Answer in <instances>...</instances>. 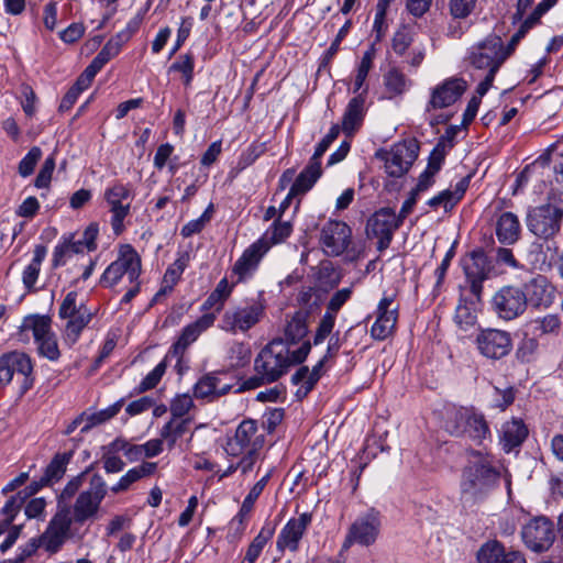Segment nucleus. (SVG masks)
I'll return each mask as SVG.
<instances>
[{"label":"nucleus","mask_w":563,"mask_h":563,"mask_svg":"<svg viewBox=\"0 0 563 563\" xmlns=\"http://www.w3.org/2000/svg\"><path fill=\"white\" fill-rule=\"evenodd\" d=\"M195 407L192 397L189 394L176 395L169 405L172 418L186 419L185 416Z\"/></svg>","instance_id":"nucleus-54"},{"label":"nucleus","mask_w":563,"mask_h":563,"mask_svg":"<svg viewBox=\"0 0 563 563\" xmlns=\"http://www.w3.org/2000/svg\"><path fill=\"white\" fill-rule=\"evenodd\" d=\"M475 345L481 355L489 360H500L507 356L512 349L509 332L498 329H482L476 338Z\"/></svg>","instance_id":"nucleus-14"},{"label":"nucleus","mask_w":563,"mask_h":563,"mask_svg":"<svg viewBox=\"0 0 563 563\" xmlns=\"http://www.w3.org/2000/svg\"><path fill=\"white\" fill-rule=\"evenodd\" d=\"M41 157L42 150L38 146H33L19 163L18 170L20 176L25 178L32 175Z\"/></svg>","instance_id":"nucleus-58"},{"label":"nucleus","mask_w":563,"mask_h":563,"mask_svg":"<svg viewBox=\"0 0 563 563\" xmlns=\"http://www.w3.org/2000/svg\"><path fill=\"white\" fill-rule=\"evenodd\" d=\"M352 22L347 20L342 27L339 30L338 34L335 35L333 42L331 43L330 47L323 53L320 64H319V70L322 68H325L330 65L334 56L338 54L340 49V45L342 41L347 35L350 29H351Z\"/></svg>","instance_id":"nucleus-52"},{"label":"nucleus","mask_w":563,"mask_h":563,"mask_svg":"<svg viewBox=\"0 0 563 563\" xmlns=\"http://www.w3.org/2000/svg\"><path fill=\"white\" fill-rule=\"evenodd\" d=\"M497 240L504 245L517 243L521 234V224L517 214L505 211L498 216L495 224Z\"/></svg>","instance_id":"nucleus-29"},{"label":"nucleus","mask_w":563,"mask_h":563,"mask_svg":"<svg viewBox=\"0 0 563 563\" xmlns=\"http://www.w3.org/2000/svg\"><path fill=\"white\" fill-rule=\"evenodd\" d=\"M221 372H209L202 375L192 387L194 396L197 399L213 402L220 397L229 394L232 384H221Z\"/></svg>","instance_id":"nucleus-26"},{"label":"nucleus","mask_w":563,"mask_h":563,"mask_svg":"<svg viewBox=\"0 0 563 563\" xmlns=\"http://www.w3.org/2000/svg\"><path fill=\"white\" fill-rule=\"evenodd\" d=\"M366 93L367 87L353 97L344 110L341 128L346 136H352L363 124L366 113Z\"/></svg>","instance_id":"nucleus-28"},{"label":"nucleus","mask_w":563,"mask_h":563,"mask_svg":"<svg viewBox=\"0 0 563 563\" xmlns=\"http://www.w3.org/2000/svg\"><path fill=\"white\" fill-rule=\"evenodd\" d=\"M312 522V514L311 512H302L296 518H290L287 523L280 530L277 540L276 548L279 552H284L285 550H289L291 552H297L299 549V543L302 537L305 536L308 527Z\"/></svg>","instance_id":"nucleus-22"},{"label":"nucleus","mask_w":563,"mask_h":563,"mask_svg":"<svg viewBox=\"0 0 563 563\" xmlns=\"http://www.w3.org/2000/svg\"><path fill=\"white\" fill-rule=\"evenodd\" d=\"M463 268L470 283L471 292L479 298L483 290V282L488 277L492 268L486 253L482 249L474 250L464 260Z\"/></svg>","instance_id":"nucleus-23"},{"label":"nucleus","mask_w":563,"mask_h":563,"mask_svg":"<svg viewBox=\"0 0 563 563\" xmlns=\"http://www.w3.org/2000/svg\"><path fill=\"white\" fill-rule=\"evenodd\" d=\"M412 42L413 33L411 27L409 25L401 24L394 33L391 47L397 55L402 56L412 44Z\"/></svg>","instance_id":"nucleus-53"},{"label":"nucleus","mask_w":563,"mask_h":563,"mask_svg":"<svg viewBox=\"0 0 563 563\" xmlns=\"http://www.w3.org/2000/svg\"><path fill=\"white\" fill-rule=\"evenodd\" d=\"M189 423L190 419L170 418V420L162 427L159 435L162 440L167 443L169 450H172L177 440L187 432Z\"/></svg>","instance_id":"nucleus-40"},{"label":"nucleus","mask_w":563,"mask_h":563,"mask_svg":"<svg viewBox=\"0 0 563 563\" xmlns=\"http://www.w3.org/2000/svg\"><path fill=\"white\" fill-rule=\"evenodd\" d=\"M538 351L539 341L536 338L525 336L516 350V357L521 363H530L536 360Z\"/></svg>","instance_id":"nucleus-55"},{"label":"nucleus","mask_w":563,"mask_h":563,"mask_svg":"<svg viewBox=\"0 0 563 563\" xmlns=\"http://www.w3.org/2000/svg\"><path fill=\"white\" fill-rule=\"evenodd\" d=\"M525 544L534 552L548 550L555 539L553 523L547 517L530 520L521 531Z\"/></svg>","instance_id":"nucleus-19"},{"label":"nucleus","mask_w":563,"mask_h":563,"mask_svg":"<svg viewBox=\"0 0 563 563\" xmlns=\"http://www.w3.org/2000/svg\"><path fill=\"white\" fill-rule=\"evenodd\" d=\"M87 474L88 470L81 472L67 482L57 497V510L62 509L60 505L70 506V499L80 493L79 489L81 488Z\"/></svg>","instance_id":"nucleus-47"},{"label":"nucleus","mask_w":563,"mask_h":563,"mask_svg":"<svg viewBox=\"0 0 563 563\" xmlns=\"http://www.w3.org/2000/svg\"><path fill=\"white\" fill-rule=\"evenodd\" d=\"M467 82L461 77L443 80L431 90L427 110L443 109L454 104L466 91Z\"/></svg>","instance_id":"nucleus-21"},{"label":"nucleus","mask_w":563,"mask_h":563,"mask_svg":"<svg viewBox=\"0 0 563 563\" xmlns=\"http://www.w3.org/2000/svg\"><path fill=\"white\" fill-rule=\"evenodd\" d=\"M377 157L385 162V170L390 177H401L418 157V146L397 143L389 151L378 152Z\"/></svg>","instance_id":"nucleus-17"},{"label":"nucleus","mask_w":563,"mask_h":563,"mask_svg":"<svg viewBox=\"0 0 563 563\" xmlns=\"http://www.w3.org/2000/svg\"><path fill=\"white\" fill-rule=\"evenodd\" d=\"M477 0H450L449 11L454 19H466L472 14Z\"/></svg>","instance_id":"nucleus-63"},{"label":"nucleus","mask_w":563,"mask_h":563,"mask_svg":"<svg viewBox=\"0 0 563 563\" xmlns=\"http://www.w3.org/2000/svg\"><path fill=\"white\" fill-rule=\"evenodd\" d=\"M14 376L18 395L23 397L35 383L34 365L29 354L11 351L0 356V388L9 385Z\"/></svg>","instance_id":"nucleus-7"},{"label":"nucleus","mask_w":563,"mask_h":563,"mask_svg":"<svg viewBox=\"0 0 563 563\" xmlns=\"http://www.w3.org/2000/svg\"><path fill=\"white\" fill-rule=\"evenodd\" d=\"M216 321V313H203L195 322L187 324L181 333L190 341L195 342L199 335L209 329Z\"/></svg>","instance_id":"nucleus-51"},{"label":"nucleus","mask_w":563,"mask_h":563,"mask_svg":"<svg viewBox=\"0 0 563 563\" xmlns=\"http://www.w3.org/2000/svg\"><path fill=\"white\" fill-rule=\"evenodd\" d=\"M73 457V452L57 453L46 466L43 476L49 484L58 482L65 474L67 464Z\"/></svg>","instance_id":"nucleus-41"},{"label":"nucleus","mask_w":563,"mask_h":563,"mask_svg":"<svg viewBox=\"0 0 563 563\" xmlns=\"http://www.w3.org/2000/svg\"><path fill=\"white\" fill-rule=\"evenodd\" d=\"M505 548L497 540H490L481 545L476 559L478 563H499Z\"/></svg>","instance_id":"nucleus-49"},{"label":"nucleus","mask_w":563,"mask_h":563,"mask_svg":"<svg viewBox=\"0 0 563 563\" xmlns=\"http://www.w3.org/2000/svg\"><path fill=\"white\" fill-rule=\"evenodd\" d=\"M266 314V301L263 292L255 298H247L240 305L224 311L219 328L225 332L236 334L246 333L258 324Z\"/></svg>","instance_id":"nucleus-6"},{"label":"nucleus","mask_w":563,"mask_h":563,"mask_svg":"<svg viewBox=\"0 0 563 563\" xmlns=\"http://www.w3.org/2000/svg\"><path fill=\"white\" fill-rule=\"evenodd\" d=\"M401 224L393 209L382 208L368 219L366 233L368 236L377 238V250L384 251L389 246L394 232Z\"/></svg>","instance_id":"nucleus-16"},{"label":"nucleus","mask_w":563,"mask_h":563,"mask_svg":"<svg viewBox=\"0 0 563 563\" xmlns=\"http://www.w3.org/2000/svg\"><path fill=\"white\" fill-rule=\"evenodd\" d=\"M352 296V288H342L335 291L330 298L324 314L322 316L316 334L313 336V343L316 345L322 343L327 336H329L334 328L336 314L340 309L347 302Z\"/></svg>","instance_id":"nucleus-24"},{"label":"nucleus","mask_w":563,"mask_h":563,"mask_svg":"<svg viewBox=\"0 0 563 563\" xmlns=\"http://www.w3.org/2000/svg\"><path fill=\"white\" fill-rule=\"evenodd\" d=\"M308 334L307 316L302 311H297L287 322L285 328V343L296 344Z\"/></svg>","instance_id":"nucleus-37"},{"label":"nucleus","mask_w":563,"mask_h":563,"mask_svg":"<svg viewBox=\"0 0 563 563\" xmlns=\"http://www.w3.org/2000/svg\"><path fill=\"white\" fill-rule=\"evenodd\" d=\"M467 58L475 69L486 71L484 79L476 88V93L485 96L493 86L497 71L507 59L501 38L495 34L488 35L470 48Z\"/></svg>","instance_id":"nucleus-4"},{"label":"nucleus","mask_w":563,"mask_h":563,"mask_svg":"<svg viewBox=\"0 0 563 563\" xmlns=\"http://www.w3.org/2000/svg\"><path fill=\"white\" fill-rule=\"evenodd\" d=\"M269 247L267 241L260 239L244 250L232 267V274L238 277L236 284L243 283L254 275Z\"/></svg>","instance_id":"nucleus-20"},{"label":"nucleus","mask_w":563,"mask_h":563,"mask_svg":"<svg viewBox=\"0 0 563 563\" xmlns=\"http://www.w3.org/2000/svg\"><path fill=\"white\" fill-rule=\"evenodd\" d=\"M74 234H64L58 244L54 247L52 257V266L54 268L64 266L73 254L82 253L84 246L80 241L74 240Z\"/></svg>","instance_id":"nucleus-31"},{"label":"nucleus","mask_w":563,"mask_h":563,"mask_svg":"<svg viewBox=\"0 0 563 563\" xmlns=\"http://www.w3.org/2000/svg\"><path fill=\"white\" fill-rule=\"evenodd\" d=\"M251 347L244 342H233L228 350L227 358L231 368H241L251 361Z\"/></svg>","instance_id":"nucleus-43"},{"label":"nucleus","mask_w":563,"mask_h":563,"mask_svg":"<svg viewBox=\"0 0 563 563\" xmlns=\"http://www.w3.org/2000/svg\"><path fill=\"white\" fill-rule=\"evenodd\" d=\"M263 445L264 435L258 433L257 422L244 419L236 427L234 435L228 439L224 450L228 455L238 457L247 450L260 451Z\"/></svg>","instance_id":"nucleus-13"},{"label":"nucleus","mask_w":563,"mask_h":563,"mask_svg":"<svg viewBox=\"0 0 563 563\" xmlns=\"http://www.w3.org/2000/svg\"><path fill=\"white\" fill-rule=\"evenodd\" d=\"M157 464L155 462H143L142 464L129 470L119 482L111 487L114 494L125 492L135 482L151 476L155 473Z\"/></svg>","instance_id":"nucleus-33"},{"label":"nucleus","mask_w":563,"mask_h":563,"mask_svg":"<svg viewBox=\"0 0 563 563\" xmlns=\"http://www.w3.org/2000/svg\"><path fill=\"white\" fill-rule=\"evenodd\" d=\"M20 103L27 118H33L35 115L37 97L31 86L25 84L21 86Z\"/></svg>","instance_id":"nucleus-62"},{"label":"nucleus","mask_w":563,"mask_h":563,"mask_svg":"<svg viewBox=\"0 0 563 563\" xmlns=\"http://www.w3.org/2000/svg\"><path fill=\"white\" fill-rule=\"evenodd\" d=\"M380 515L375 509H369L358 516L349 527L342 544V551L349 550L353 544L369 547L376 542L380 533Z\"/></svg>","instance_id":"nucleus-11"},{"label":"nucleus","mask_w":563,"mask_h":563,"mask_svg":"<svg viewBox=\"0 0 563 563\" xmlns=\"http://www.w3.org/2000/svg\"><path fill=\"white\" fill-rule=\"evenodd\" d=\"M47 254V247L43 244H37L34 247L33 258L31 263L24 268L22 280L27 289H32L38 278L41 265Z\"/></svg>","instance_id":"nucleus-39"},{"label":"nucleus","mask_w":563,"mask_h":563,"mask_svg":"<svg viewBox=\"0 0 563 563\" xmlns=\"http://www.w3.org/2000/svg\"><path fill=\"white\" fill-rule=\"evenodd\" d=\"M292 232V225L289 221L276 220L267 230L265 238L271 240V244H277L285 241Z\"/></svg>","instance_id":"nucleus-57"},{"label":"nucleus","mask_w":563,"mask_h":563,"mask_svg":"<svg viewBox=\"0 0 563 563\" xmlns=\"http://www.w3.org/2000/svg\"><path fill=\"white\" fill-rule=\"evenodd\" d=\"M235 285V282L230 285L227 277L222 278L202 303L201 310L208 311L214 308L217 312L221 311Z\"/></svg>","instance_id":"nucleus-35"},{"label":"nucleus","mask_w":563,"mask_h":563,"mask_svg":"<svg viewBox=\"0 0 563 563\" xmlns=\"http://www.w3.org/2000/svg\"><path fill=\"white\" fill-rule=\"evenodd\" d=\"M107 492L106 481L96 473L91 475L89 486L77 495L73 505H60L62 509L56 511L46 528V539H49L51 548L66 541L73 523L82 526L97 519Z\"/></svg>","instance_id":"nucleus-1"},{"label":"nucleus","mask_w":563,"mask_h":563,"mask_svg":"<svg viewBox=\"0 0 563 563\" xmlns=\"http://www.w3.org/2000/svg\"><path fill=\"white\" fill-rule=\"evenodd\" d=\"M515 400V389L514 387L507 388H498L494 387V393L492 396V407L500 410H506Z\"/></svg>","instance_id":"nucleus-61"},{"label":"nucleus","mask_w":563,"mask_h":563,"mask_svg":"<svg viewBox=\"0 0 563 563\" xmlns=\"http://www.w3.org/2000/svg\"><path fill=\"white\" fill-rule=\"evenodd\" d=\"M470 419L465 422V434L471 439L482 442L488 435H490V430L488 423L484 417V415L477 411L474 407H470Z\"/></svg>","instance_id":"nucleus-38"},{"label":"nucleus","mask_w":563,"mask_h":563,"mask_svg":"<svg viewBox=\"0 0 563 563\" xmlns=\"http://www.w3.org/2000/svg\"><path fill=\"white\" fill-rule=\"evenodd\" d=\"M190 261L188 252L178 253L177 258L170 264L163 277V283H167V288H174L175 285L180 280L181 275Z\"/></svg>","instance_id":"nucleus-42"},{"label":"nucleus","mask_w":563,"mask_h":563,"mask_svg":"<svg viewBox=\"0 0 563 563\" xmlns=\"http://www.w3.org/2000/svg\"><path fill=\"white\" fill-rule=\"evenodd\" d=\"M528 435V429L522 420L512 419L503 424L500 431V444L507 453L520 446Z\"/></svg>","instance_id":"nucleus-30"},{"label":"nucleus","mask_w":563,"mask_h":563,"mask_svg":"<svg viewBox=\"0 0 563 563\" xmlns=\"http://www.w3.org/2000/svg\"><path fill=\"white\" fill-rule=\"evenodd\" d=\"M375 58V48L371 46L366 52H364L361 63L356 70V76L353 82V93H360V90L363 89L365 80L368 76V73L373 66V60Z\"/></svg>","instance_id":"nucleus-45"},{"label":"nucleus","mask_w":563,"mask_h":563,"mask_svg":"<svg viewBox=\"0 0 563 563\" xmlns=\"http://www.w3.org/2000/svg\"><path fill=\"white\" fill-rule=\"evenodd\" d=\"M328 360V355H324L313 367L312 369L310 371V376H309V380H305V384H302L298 390H297V396L298 397H306L312 389L313 387L316 386V384L318 383V380L321 378L322 376V368H323V365L324 363L327 362Z\"/></svg>","instance_id":"nucleus-60"},{"label":"nucleus","mask_w":563,"mask_h":563,"mask_svg":"<svg viewBox=\"0 0 563 563\" xmlns=\"http://www.w3.org/2000/svg\"><path fill=\"white\" fill-rule=\"evenodd\" d=\"M44 547L48 552L55 553L59 550L63 544H58L56 548H51L49 539H46V531L38 538H32L27 543L19 548V552L16 556L20 559L22 563L25 562L26 559L32 556L40 547Z\"/></svg>","instance_id":"nucleus-46"},{"label":"nucleus","mask_w":563,"mask_h":563,"mask_svg":"<svg viewBox=\"0 0 563 563\" xmlns=\"http://www.w3.org/2000/svg\"><path fill=\"white\" fill-rule=\"evenodd\" d=\"M167 365L165 361L159 362L137 385L135 393L142 394L155 388L166 372Z\"/></svg>","instance_id":"nucleus-56"},{"label":"nucleus","mask_w":563,"mask_h":563,"mask_svg":"<svg viewBox=\"0 0 563 563\" xmlns=\"http://www.w3.org/2000/svg\"><path fill=\"white\" fill-rule=\"evenodd\" d=\"M124 402H125V399L121 398V399L117 400L114 404H112L111 406H109L104 409H101L99 411H96L92 413L85 412L86 423L80 430L81 433H86V432L90 431L92 428L103 424V423L108 422L109 420H111L112 418H114L122 409Z\"/></svg>","instance_id":"nucleus-36"},{"label":"nucleus","mask_w":563,"mask_h":563,"mask_svg":"<svg viewBox=\"0 0 563 563\" xmlns=\"http://www.w3.org/2000/svg\"><path fill=\"white\" fill-rule=\"evenodd\" d=\"M534 330L540 334H556L561 329V319L558 314H547L533 320Z\"/></svg>","instance_id":"nucleus-59"},{"label":"nucleus","mask_w":563,"mask_h":563,"mask_svg":"<svg viewBox=\"0 0 563 563\" xmlns=\"http://www.w3.org/2000/svg\"><path fill=\"white\" fill-rule=\"evenodd\" d=\"M266 143L257 141L251 143L239 156L236 162V170L242 172L256 162L266 152Z\"/></svg>","instance_id":"nucleus-50"},{"label":"nucleus","mask_w":563,"mask_h":563,"mask_svg":"<svg viewBox=\"0 0 563 563\" xmlns=\"http://www.w3.org/2000/svg\"><path fill=\"white\" fill-rule=\"evenodd\" d=\"M553 5L554 3L552 2L541 0L533 9L531 14L526 20L522 21L519 27L528 33L529 30L532 29L540 21L541 16L544 13H547Z\"/></svg>","instance_id":"nucleus-64"},{"label":"nucleus","mask_w":563,"mask_h":563,"mask_svg":"<svg viewBox=\"0 0 563 563\" xmlns=\"http://www.w3.org/2000/svg\"><path fill=\"white\" fill-rule=\"evenodd\" d=\"M563 210L548 203L533 208L527 217V227L536 236L549 240L555 236L561 229Z\"/></svg>","instance_id":"nucleus-12"},{"label":"nucleus","mask_w":563,"mask_h":563,"mask_svg":"<svg viewBox=\"0 0 563 563\" xmlns=\"http://www.w3.org/2000/svg\"><path fill=\"white\" fill-rule=\"evenodd\" d=\"M384 85L390 97H393L404 93L409 85V80L398 68H391L384 76Z\"/></svg>","instance_id":"nucleus-44"},{"label":"nucleus","mask_w":563,"mask_h":563,"mask_svg":"<svg viewBox=\"0 0 563 563\" xmlns=\"http://www.w3.org/2000/svg\"><path fill=\"white\" fill-rule=\"evenodd\" d=\"M29 332H32L34 343L40 356L52 362L60 357V351L55 332L52 330V319L43 314H29L23 318L19 327V340L29 342Z\"/></svg>","instance_id":"nucleus-5"},{"label":"nucleus","mask_w":563,"mask_h":563,"mask_svg":"<svg viewBox=\"0 0 563 563\" xmlns=\"http://www.w3.org/2000/svg\"><path fill=\"white\" fill-rule=\"evenodd\" d=\"M394 305V296H384L376 310V320L371 328V335L374 340L383 341L394 331L398 319V307Z\"/></svg>","instance_id":"nucleus-25"},{"label":"nucleus","mask_w":563,"mask_h":563,"mask_svg":"<svg viewBox=\"0 0 563 563\" xmlns=\"http://www.w3.org/2000/svg\"><path fill=\"white\" fill-rule=\"evenodd\" d=\"M351 228L343 221L330 220L321 229L319 242L329 256L341 255L350 245Z\"/></svg>","instance_id":"nucleus-18"},{"label":"nucleus","mask_w":563,"mask_h":563,"mask_svg":"<svg viewBox=\"0 0 563 563\" xmlns=\"http://www.w3.org/2000/svg\"><path fill=\"white\" fill-rule=\"evenodd\" d=\"M470 407L451 406L445 409L444 413V429L454 437L465 435V422L470 416Z\"/></svg>","instance_id":"nucleus-32"},{"label":"nucleus","mask_w":563,"mask_h":563,"mask_svg":"<svg viewBox=\"0 0 563 563\" xmlns=\"http://www.w3.org/2000/svg\"><path fill=\"white\" fill-rule=\"evenodd\" d=\"M321 175V164L309 159L307 166L300 172L294 181L291 186V194H306L313 187Z\"/></svg>","instance_id":"nucleus-34"},{"label":"nucleus","mask_w":563,"mask_h":563,"mask_svg":"<svg viewBox=\"0 0 563 563\" xmlns=\"http://www.w3.org/2000/svg\"><path fill=\"white\" fill-rule=\"evenodd\" d=\"M500 476V471L489 457L474 454L462 470L460 500L464 506L484 501L499 486Z\"/></svg>","instance_id":"nucleus-3"},{"label":"nucleus","mask_w":563,"mask_h":563,"mask_svg":"<svg viewBox=\"0 0 563 563\" xmlns=\"http://www.w3.org/2000/svg\"><path fill=\"white\" fill-rule=\"evenodd\" d=\"M195 56L192 53H186L178 56V58L170 65V71L180 73L185 86H190L194 79Z\"/></svg>","instance_id":"nucleus-48"},{"label":"nucleus","mask_w":563,"mask_h":563,"mask_svg":"<svg viewBox=\"0 0 563 563\" xmlns=\"http://www.w3.org/2000/svg\"><path fill=\"white\" fill-rule=\"evenodd\" d=\"M492 306L498 318L506 321L520 317L527 310L522 289L515 286L501 287L494 295Z\"/></svg>","instance_id":"nucleus-15"},{"label":"nucleus","mask_w":563,"mask_h":563,"mask_svg":"<svg viewBox=\"0 0 563 563\" xmlns=\"http://www.w3.org/2000/svg\"><path fill=\"white\" fill-rule=\"evenodd\" d=\"M311 351L310 341L291 351L283 339H274L267 343L254 360L255 376L244 384L247 388H257L264 384H272L283 377L291 366L301 364Z\"/></svg>","instance_id":"nucleus-2"},{"label":"nucleus","mask_w":563,"mask_h":563,"mask_svg":"<svg viewBox=\"0 0 563 563\" xmlns=\"http://www.w3.org/2000/svg\"><path fill=\"white\" fill-rule=\"evenodd\" d=\"M526 305L533 307H549L554 299V287L543 275H536L523 284L522 289Z\"/></svg>","instance_id":"nucleus-27"},{"label":"nucleus","mask_w":563,"mask_h":563,"mask_svg":"<svg viewBox=\"0 0 563 563\" xmlns=\"http://www.w3.org/2000/svg\"><path fill=\"white\" fill-rule=\"evenodd\" d=\"M77 291H69L62 301L58 309V317L66 319L64 329L65 342L69 345L75 344L84 329L92 319V311L84 302H77Z\"/></svg>","instance_id":"nucleus-8"},{"label":"nucleus","mask_w":563,"mask_h":563,"mask_svg":"<svg viewBox=\"0 0 563 563\" xmlns=\"http://www.w3.org/2000/svg\"><path fill=\"white\" fill-rule=\"evenodd\" d=\"M142 272V262L139 253L130 244L120 246L118 257L112 262L103 272L100 278V284L103 287L115 286L123 276H126L129 282H136Z\"/></svg>","instance_id":"nucleus-9"},{"label":"nucleus","mask_w":563,"mask_h":563,"mask_svg":"<svg viewBox=\"0 0 563 563\" xmlns=\"http://www.w3.org/2000/svg\"><path fill=\"white\" fill-rule=\"evenodd\" d=\"M103 198L111 213L112 232L115 236H120L125 231L124 220L131 212L132 186L115 181L104 190Z\"/></svg>","instance_id":"nucleus-10"}]
</instances>
